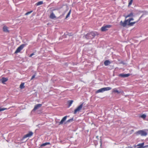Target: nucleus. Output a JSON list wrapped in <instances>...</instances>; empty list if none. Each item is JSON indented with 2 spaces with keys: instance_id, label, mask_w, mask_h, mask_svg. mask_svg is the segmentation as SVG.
Instances as JSON below:
<instances>
[{
  "instance_id": "obj_1",
  "label": "nucleus",
  "mask_w": 148,
  "mask_h": 148,
  "mask_svg": "<svg viewBox=\"0 0 148 148\" xmlns=\"http://www.w3.org/2000/svg\"><path fill=\"white\" fill-rule=\"evenodd\" d=\"M96 35L95 32H91L85 35V37L87 39H92L95 37Z\"/></svg>"
},
{
  "instance_id": "obj_2",
  "label": "nucleus",
  "mask_w": 148,
  "mask_h": 148,
  "mask_svg": "<svg viewBox=\"0 0 148 148\" xmlns=\"http://www.w3.org/2000/svg\"><path fill=\"white\" fill-rule=\"evenodd\" d=\"M135 134L137 136L140 135L141 136H146L147 135V133L143 130H139L136 132Z\"/></svg>"
},
{
  "instance_id": "obj_3",
  "label": "nucleus",
  "mask_w": 148,
  "mask_h": 148,
  "mask_svg": "<svg viewBox=\"0 0 148 148\" xmlns=\"http://www.w3.org/2000/svg\"><path fill=\"white\" fill-rule=\"evenodd\" d=\"M26 45V44H23L20 45L17 48L15 51V52L14 53L16 54L19 52L21 51L22 50Z\"/></svg>"
},
{
  "instance_id": "obj_4",
  "label": "nucleus",
  "mask_w": 148,
  "mask_h": 148,
  "mask_svg": "<svg viewBox=\"0 0 148 148\" xmlns=\"http://www.w3.org/2000/svg\"><path fill=\"white\" fill-rule=\"evenodd\" d=\"M26 45V44H23L20 45L17 48L15 51V52L14 53L16 54L19 52L21 51L22 50Z\"/></svg>"
},
{
  "instance_id": "obj_5",
  "label": "nucleus",
  "mask_w": 148,
  "mask_h": 148,
  "mask_svg": "<svg viewBox=\"0 0 148 148\" xmlns=\"http://www.w3.org/2000/svg\"><path fill=\"white\" fill-rule=\"evenodd\" d=\"M84 104V103H82L74 110V114H75L77 113L80 111L82 108Z\"/></svg>"
},
{
  "instance_id": "obj_6",
  "label": "nucleus",
  "mask_w": 148,
  "mask_h": 148,
  "mask_svg": "<svg viewBox=\"0 0 148 148\" xmlns=\"http://www.w3.org/2000/svg\"><path fill=\"white\" fill-rule=\"evenodd\" d=\"M112 25H106L105 26H103L101 27V30L102 32H105L108 30V28L112 27Z\"/></svg>"
},
{
  "instance_id": "obj_7",
  "label": "nucleus",
  "mask_w": 148,
  "mask_h": 148,
  "mask_svg": "<svg viewBox=\"0 0 148 148\" xmlns=\"http://www.w3.org/2000/svg\"><path fill=\"white\" fill-rule=\"evenodd\" d=\"M33 134V133L31 131H30L29 133L26 134L21 139V140H23V139L28 137H31Z\"/></svg>"
},
{
  "instance_id": "obj_8",
  "label": "nucleus",
  "mask_w": 148,
  "mask_h": 148,
  "mask_svg": "<svg viewBox=\"0 0 148 148\" xmlns=\"http://www.w3.org/2000/svg\"><path fill=\"white\" fill-rule=\"evenodd\" d=\"M144 143H141L138 144L136 145H135L134 147H137L136 148H144L145 147H148V145L145 146H144Z\"/></svg>"
},
{
  "instance_id": "obj_9",
  "label": "nucleus",
  "mask_w": 148,
  "mask_h": 148,
  "mask_svg": "<svg viewBox=\"0 0 148 148\" xmlns=\"http://www.w3.org/2000/svg\"><path fill=\"white\" fill-rule=\"evenodd\" d=\"M42 106V104H38L36 105L33 110H32V112L34 111H36V110L39 108L40 107Z\"/></svg>"
},
{
  "instance_id": "obj_10",
  "label": "nucleus",
  "mask_w": 148,
  "mask_h": 148,
  "mask_svg": "<svg viewBox=\"0 0 148 148\" xmlns=\"http://www.w3.org/2000/svg\"><path fill=\"white\" fill-rule=\"evenodd\" d=\"M67 116H66L63 117L61 121L59 123L58 125H60L62 124L66 120Z\"/></svg>"
},
{
  "instance_id": "obj_11",
  "label": "nucleus",
  "mask_w": 148,
  "mask_h": 148,
  "mask_svg": "<svg viewBox=\"0 0 148 148\" xmlns=\"http://www.w3.org/2000/svg\"><path fill=\"white\" fill-rule=\"evenodd\" d=\"M127 20H125L124 22H123L122 21H121L120 23V25L121 26H123V27H125L127 24L126 21Z\"/></svg>"
},
{
  "instance_id": "obj_12",
  "label": "nucleus",
  "mask_w": 148,
  "mask_h": 148,
  "mask_svg": "<svg viewBox=\"0 0 148 148\" xmlns=\"http://www.w3.org/2000/svg\"><path fill=\"white\" fill-rule=\"evenodd\" d=\"M130 74L129 73L127 74H124V73H121L119 75V77H127L129 76L130 75Z\"/></svg>"
},
{
  "instance_id": "obj_13",
  "label": "nucleus",
  "mask_w": 148,
  "mask_h": 148,
  "mask_svg": "<svg viewBox=\"0 0 148 148\" xmlns=\"http://www.w3.org/2000/svg\"><path fill=\"white\" fill-rule=\"evenodd\" d=\"M64 5H62L61 6H60L59 7H56L55 8H53L52 10H51L52 12H53V11H54L55 10H58L62 8L63 6H64Z\"/></svg>"
},
{
  "instance_id": "obj_14",
  "label": "nucleus",
  "mask_w": 148,
  "mask_h": 148,
  "mask_svg": "<svg viewBox=\"0 0 148 148\" xmlns=\"http://www.w3.org/2000/svg\"><path fill=\"white\" fill-rule=\"evenodd\" d=\"M49 18L51 19H54L55 18H56V16L55 15V14H54L53 12H52L51 13L50 15Z\"/></svg>"
},
{
  "instance_id": "obj_15",
  "label": "nucleus",
  "mask_w": 148,
  "mask_h": 148,
  "mask_svg": "<svg viewBox=\"0 0 148 148\" xmlns=\"http://www.w3.org/2000/svg\"><path fill=\"white\" fill-rule=\"evenodd\" d=\"M8 79L7 77H3L1 79V81L2 83L5 84V82L8 81Z\"/></svg>"
},
{
  "instance_id": "obj_16",
  "label": "nucleus",
  "mask_w": 148,
  "mask_h": 148,
  "mask_svg": "<svg viewBox=\"0 0 148 148\" xmlns=\"http://www.w3.org/2000/svg\"><path fill=\"white\" fill-rule=\"evenodd\" d=\"M140 19V18H139V20L138 21H137L134 22H129V23H128V24H127V25L130 26H132L134 24H135L137 22H138L139 20Z\"/></svg>"
},
{
  "instance_id": "obj_17",
  "label": "nucleus",
  "mask_w": 148,
  "mask_h": 148,
  "mask_svg": "<svg viewBox=\"0 0 148 148\" xmlns=\"http://www.w3.org/2000/svg\"><path fill=\"white\" fill-rule=\"evenodd\" d=\"M3 30L5 32H9V31L8 29V27L5 26H3Z\"/></svg>"
},
{
  "instance_id": "obj_18",
  "label": "nucleus",
  "mask_w": 148,
  "mask_h": 148,
  "mask_svg": "<svg viewBox=\"0 0 148 148\" xmlns=\"http://www.w3.org/2000/svg\"><path fill=\"white\" fill-rule=\"evenodd\" d=\"M110 62L108 60L105 61L104 62V64L106 66L110 64Z\"/></svg>"
},
{
  "instance_id": "obj_19",
  "label": "nucleus",
  "mask_w": 148,
  "mask_h": 148,
  "mask_svg": "<svg viewBox=\"0 0 148 148\" xmlns=\"http://www.w3.org/2000/svg\"><path fill=\"white\" fill-rule=\"evenodd\" d=\"M47 145H50V143L49 142H46L44 143H42L40 145V147L45 146Z\"/></svg>"
},
{
  "instance_id": "obj_20",
  "label": "nucleus",
  "mask_w": 148,
  "mask_h": 148,
  "mask_svg": "<svg viewBox=\"0 0 148 148\" xmlns=\"http://www.w3.org/2000/svg\"><path fill=\"white\" fill-rule=\"evenodd\" d=\"M104 91L103 88L99 89L96 91V93L103 92Z\"/></svg>"
},
{
  "instance_id": "obj_21",
  "label": "nucleus",
  "mask_w": 148,
  "mask_h": 148,
  "mask_svg": "<svg viewBox=\"0 0 148 148\" xmlns=\"http://www.w3.org/2000/svg\"><path fill=\"white\" fill-rule=\"evenodd\" d=\"M104 91H107L110 90L112 88L110 87H104L103 88Z\"/></svg>"
},
{
  "instance_id": "obj_22",
  "label": "nucleus",
  "mask_w": 148,
  "mask_h": 148,
  "mask_svg": "<svg viewBox=\"0 0 148 148\" xmlns=\"http://www.w3.org/2000/svg\"><path fill=\"white\" fill-rule=\"evenodd\" d=\"M112 92L114 93H119L120 92H119L116 88H114L112 90Z\"/></svg>"
},
{
  "instance_id": "obj_23",
  "label": "nucleus",
  "mask_w": 148,
  "mask_h": 148,
  "mask_svg": "<svg viewBox=\"0 0 148 148\" xmlns=\"http://www.w3.org/2000/svg\"><path fill=\"white\" fill-rule=\"evenodd\" d=\"M133 16H134L133 13L132 12L130 14L127 15V16H126L125 17V18H126L128 17H132Z\"/></svg>"
},
{
  "instance_id": "obj_24",
  "label": "nucleus",
  "mask_w": 148,
  "mask_h": 148,
  "mask_svg": "<svg viewBox=\"0 0 148 148\" xmlns=\"http://www.w3.org/2000/svg\"><path fill=\"white\" fill-rule=\"evenodd\" d=\"M24 83H22L20 85V88L21 89H22L24 88Z\"/></svg>"
},
{
  "instance_id": "obj_25",
  "label": "nucleus",
  "mask_w": 148,
  "mask_h": 148,
  "mask_svg": "<svg viewBox=\"0 0 148 148\" xmlns=\"http://www.w3.org/2000/svg\"><path fill=\"white\" fill-rule=\"evenodd\" d=\"M73 101L72 100H69L68 101L69 107H70L71 105L73 103Z\"/></svg>"
},
{
  "instance_id": "obj_26",
  "label": "nucleus",
  "mask_w": 148,
  "mask_h": 148,
  "mask_svg": "<svg viewBox=\"0 0 148 148\" xmlns=\"http://www.w3.org/2000/svg\"><path fill=\"white\" fill-rule=\"evenodd\" d=\"M43 3V2L42 1H40L36 3V5H40L42 4Z\"/></svg>"
},
{
  "instance_id": "obj_27",
  "label": "nucleus",
  "mask_w": 148,
  "mask_h": 148,
  "mask_svg": "<svg viewBox=\"0 0 148 148\" xmlns=\"http://www.w3.org/2000/svg\"><path fill=\"white\" fill-rule=\"evenodd\" d=\"M71 10H69L68 13L67 14V15L66 16V18H68V17H69V16L70 14H71Z\"/></svg>"
},
{
  "instance_id": "obj_28",
  "label": "nucleus",
  "mask_w": 148,
  "mask_h": 148,
  "mask_svg": "<svg viewBox=\"0 0 148 148\" xmlns=\"http://www.w3.org/2000/svg\"><path fill=\"white\" fill-rule=\"evenodd\" d=\"M133 0H129V4H128L129 6L130 5H132V2H133Z\"/></svg>"
},
{
  "instance_id": "obj_29",
  "label": "nucleus",
  "mask_w": 148,
  "mask_h": 148,
  "mask_svg": "<svg viewBox=\"0 0 148 148\" xmlns=\"http://www.w3.org/2000/svg\"><path fill=\"white\" fill-rule=\"evenodd\" d=\"M8 109L6 108H1L0 107V112L3 111L5 110H7Z\"/></svg>"
},
{
  "instance_id": "obj_30",
  "label": "nucleus",
  "mask_w": 148,
  "mask_h": 148,
  "mask_svg": "<svg viewBox=\"0 0 148 148\" xmlns=\"http://www.w3.org/2000/svg\"><path fill=\"white\" fill-rule=\"evenodd\" d=\"M73 121V118L69 119L66 121V123H69L72 122Z\"/></svg>"
},
{
  "instance_id": "obj_31",
  "label": "nucleus",
  "mask_w": 148,
  "mask_h": 148,
  "mask_svg": "<svg viewBox=\"0 0 148 148\" xmlns=\"http://www.w3.org/2000/svg\"><path fill=\"white\" fill-rule=\"evenodd\" d=\"M32 12H33V11L32 10L31 11H29V12H27L25 14V15H27L30 14V13H32Z\"/></svg>"
},
{
  "instance_id": "obj_32",
  "label": "nucleus",
  "mask_w": 148,
  "mask_h": 148,
  "mask_svg": "<svg viewBox=\"0 0 148 148\" xmlns=\"http://www.w3.org/2000/svg\"><path fill=\"white\" fill-rule=\"evenodd\" d=\"M140 117L143 119H145L146 117V115L145 114H143Z\"/></svg>"
},
{
  "instance_id": "obj_33",
  "label": "nucleus",
  "mask_w": 148,
  "mask_h": 148,
  "mask_svg": "<svg viewBox=\"0 0 148 148\" xmlns=\"http://www.w3.org/2000/svg\"><path fill=\"white\" fill-rule=\"evenodd\" d=\"M134 19L133 18H130L129 19V23L130 22V21H133L134 20Z\"/></svg>"
},
{
  "instance_id": "obj_34",
  "label": "nucleus",
  "mask_w": 148,
  "mask_h": 148,
  "mask_svg": "<svg viewBox=\"0 0 148 148\" xmlns=\"http://www.w3.org/2000/svg\"><path fill=\"white\" fill-rule=\"evenodd\" d=\"M100 147H101L102 144V141L101 139L100 141Z\"/></svg>"
},
{
  "instance_id": "obj_35",
  "label": "nucleus",
  "mask_w": 148,
  "mask_h": 148,
  "mask_svg": "<svg viewBox=\"0 0 148 148\" xmlns=\"http://www.w3.org/2000/svg\"><path fill=\"white\" fill-rule=\"evenodd\" d=\"M34 55V53H32L29 56V57H31L32 56H33Z\"/></svg>"
},
{
  "instance_id": "obj_36",
  "label": "nucleus",
  "mask_w": 148,
  "mask_h": 148,
  "mask_svg": "<svg viewBox=\"0 0 148 148\" xmlns=\"http://www.w3.org/2000/svg\"><path fill=\"white\" fill-rule=\"evenodd\" d=\"M35 77V75H33L32 76L31 78V80H32Z\"/></svg>"
},
{
  "instance_id": "obj_37",
  "label": "nucleus",
  "mask_w": 148,
  "mask_h": 148,
  "mask_svg": "<svg viewBox=\"0 0 148 148\" xmlns=\"http://www.w3.org/2000/svg\"><path fill=\"white\" fill-rule=\"evenodd\" d=\"M120 63L124 65L125 64V63L123 61H121V62H120Z\"/></svg>"
},
{
  "instance_id": "obj_38",
  "label": "nucleus",
  "mask_w": 148,
  "mask_h": 148,
  "mask_svg": "<svg viewBox=\"0 0 148 148\" xmlns=\"http://www.w3.org/2000/svg\"><path fill=\"white\" fill-rule=\"evenodd\" d=\"M127 20V21H126V23H127L128 22L129 23V19H127V20Z\"/></svg>"
},
{
  "instance_id": "obj_39",
  "label": "nucleus",
  "mask_w": 148,
  "mask_h": 148,
  "mask_svg": "<svg viewBox=\"0 0 148 148\" xmlns=\"http://www.w3.org/2000/svg\"><path fill=\"white\" fill-rule=\"evenodd\" d=\"M99 136H96V138L98 139Z\"/></svg>"
},
{
  "instance_id": "obj_40",
  "label": "nucleus",
  "mask_w": 148,
  "mask_h": 148,
  "mask_svg": "<svg viewBox=\"0 0 148 148\" xmlns=\"http://www.w3.org/2000/svg\"><path fill=\"white\" fill-rule=\"evenodd\" d=\"M50 147V146L49 147Z\"/></svg>"
},
{
  "instance_id": "obj_41",
  "label": "nucleus",
  "mask_w": 148,
  "mask_h": 148,
  "mask_svg": "<svg viewBox=\"0 0 148 148\" xmlns=\"http://www.w3.org/2000/svg\"><path fill=\"white\" fill-rule=\"evenodd\" d=\"M10 108H8V109H10Z\"/></svg>"
}]
</instances>
